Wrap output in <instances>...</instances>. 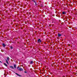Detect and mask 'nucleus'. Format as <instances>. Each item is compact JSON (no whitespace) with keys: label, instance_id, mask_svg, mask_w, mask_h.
<instances>
[{"label":"nucleus","instance_id":"8","mask_svg":"<svg viewBox=\"0 0 77 77\" xmlns=\"http://www.w3.org/2000/svg\"><path fill=\"white\" fill-rule=\"evenodd\" d=\"M62 14H63V15H64V14H66V12H63L62 13Z\"/></svg>","mask_w":77,"mask_h":77},{"label":"nucleus","instance_id":"12","mask_svg":"<svg viewBox=\"0 0 77 77\" xmlns=\"http://www.w3.org/2000/svg\"><path fill=\"white\" fill-rule=\"evenodd\" d=\"M33 2L34 3H36V1H35V0H33Z\"/></svg>","mask_w":77,"mask_h":77},{"label":"nucleus","instance_id":"10","mask_svg":"<svg viewBox=\"0 0 77 77\" xmlns=\"http://www.w3.org/2000/svg\"><path fill=\"white\" fill-rule=\"evenodd\" d=\"M6 60V63H7L8 65L9 64V63H8V60Z\"/></svg>","mask_w":77,"mask_h":77},{"label":"nucleus","instance_id":"6","mask_svg":"<svg viewBox=\"0 0 77 77\" xmlns=\"http://www.w3.org/2000/svg\"><path fill=\"white\" fill-rule=\"evenodd\" d=\"M15 74H16V75H18V76H19V77H21V75H20L19 74H18L16 73H15Z\"/></svg>","mask_w":77,"mask_h":77},{"label":"nucleus","instance_id":"4","mask_svg":"<svg viewBox=\"0 0 77 77\" xmlns=\"http://www.w3.org/2000/svg\"><path fill=\"white\" fill-rule=\"evenodd\" d=\"M58 35V37H60V36H62V34H60V33H59Z\"/></svg>","mask_w":77,"mask_h":77},{"label":"nucleus","instance_id":"2","mask_svg":"<svg viewBox=\"0 0 77 77\" xmlns=\"http://www.w3.org/2000/svg\"><path fill=\"white\" fill-rule=\"evenodd\" d=\"M23 69L21 68H19V70L20 71H23Z\"/></svg>","mask_w":77,"mask_h":77},{"label":"nucleus","instance_id":"11","mask_svg":"<svg viewBox=\"0 0 77 77\" xmlns=\"http://www.w3.org/2000/svg\"><path fill=\"white\" fill-rule=\"evenodd\" d=\"M20 68L18 66L17 67V69H18V70H19V69Z\"/></svg>","mask_w":77,"mask_h":77},{"label":"nucleus","instance_id":"5","mask_svg":"<svg viewBox=\"0 0 77 77\" xmlns=\"http://www.w3.org/2000/svg\"><path fill=\"white\" fill-rule=\"evenodd\" d=\"M2 45L4 47H5V46H6V45H5V44L4 43L2 44Z\"/></svg>","mask_w":77,"mask_h":77},{"label":"nucleus","instance_id":"9","mask_svg":"<svg viewBox=\"0 0 77 77\" xmlns=\"http://www.w3.org/2000/svg\"><path fill=\"white\" fill-rule=\"evenodd\" d=\"M14 67L15 69H16V65L15 64L14 65Z\"/></svg>","mask_w":77,"mask_h":77},{"label":"nucleus","instance_id":"18","mask_svg":"<svg viewBox=\"0 0 77 77\" xmlns=\"http://www.w3.org/2000/svg\"><path fill=\"white\" fill-rule=\"evenodd\" d=\"M14 72L15 73V72Z\"/></svg>","mask_w":77,"mask_h":77},{"label":"nucleus","instance_id":"3","mask_svg":"<svg viewBox=\"0 0 77 77\" xmlns=\"http://www.w3.org/2000/svg\"><path fill=\"white\" fill-rule=\"evenodd\" d=\"M9 67L11 69H14V66H10Z\"/></svg>","mask_w":77,"mask_h":77},{"label":"nucleus","instance_id":"1","mask_svg":"<svg viewBox=\"0 0 77 77\" xmlns=\"http://www.w3.org/2000/svg\"><path fill=\"white\" fill-rule=\"evenodd\" d=\"M38 42L39 43H40V42H42V40L40 39H38Z\"/></svg>","mask_w":77,"mask_h":77},{"label":"nucleus","instance_id":"16","mask_svg":"<svg viewBox=\"0 0 77 77\" xmlns=\"http://www.w3.org/2000/svg\"><path fill=\"white\" fill-rule=\"evenodd\" d=\"M9 57H7V60H9Z\"/></svg>","mask_w":77,"mask_h":77},{"label":"nucleus","instance_id":"15","mask_svg":"<svg viewBox=\"0 0 77 77\" xmlns=\"http://www.w3.org/2000/svg\"><path fill=\"white\" fill-rule=\"evenodd\" d=\"M10 48H11V49H12V48H13V47H12V46H11Z\"/></svg>","mask_w":77,"mask_h":77},{"label":"nucleus","instance_id":"14","mask_svg":"<svg viewBox=\"0 0 77 77\" xmlns=\"http://www.w3.org/2000/svg\"><path fill=\"white\" fill-rule=\"evenodd\" d=\"M32 63H33V61H31V62H30V63H31V64H32Z\"/></svg>","mask_w":77,"mask_h":77},{"label":"nucleus","instance_id":"17","mask_svg":"<svg viewBox=\"0 0 77 77\" xmlns=\"http://www.w3.org/2000/svg\"><path fill=\"white\" fill-rule=\"evenodd\" d=\"M24 73H27V72H26V71H25V72H24Z\"/></svg>","mask_w":77,"mask_h":77},{"label":"nucleus","instance_id":"13","mask_svg":"<svg viewBox=\"0 0 77 77\" xmlns=\"http://www.w3.org/2000/svg\"><path fill=\"white\" fill-rule=\"evenodd\" d=\"M35 6H37V3H36H36H35Z\"/></svg>","mask_w":77,"mask_h":77},{"label":"nucleus","instance_id":"7","mask_svg":"<svg viewBox=\"0 0 77 77\" xmlns=\"http://www.w3.org/2000/svg\"><path fill=\"white\" fill-rule=\"evenodd\" d=\"M4 65L5 66H8V65H7V64H6L5 63H4Z\"/></svg>","mask_w":77,"mask_h":77}]
</instances>
